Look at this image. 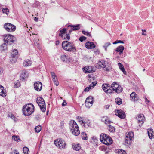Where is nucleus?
<instances>
[{
  "label": "nucleus",
  "instance_id": "obj_36",
  "mask_svg": "<svg viewBox=\"0 0 154 154\" xmlns=\"http://www.w3.org/2000/svg\"><path fill=\"white\" fill-rule=\"evenodd\" d=\"M2 12L3 13L5 14L7 16L8 15L9 13V9L7 8H3Z\"/></svg>",
  "mask_w": 154,
  "mask_h": 154
},
{
  "label": "nucleus",
  "instance_id": "obj_42",
  "mask_svg": "<svg viewBox=\"0 0 154 154\" xmlns=\"http://www.w3.org/2000/svg\"><path fill=\"white\" fill-rule=\"evenodd\" d=\"M88 72L89 73L93 72H94V68L93 66H88Z\"/></svg>",
  "mask_w": 154,
  "mask_h": 154
},
{
  "label": "nucleus",
  "instance_id": "obj_20",
  "mask_svg": "<svg viewBox=\"0 0 154 154\" xmlns=\"http://www.w3.org/2000/svg\"><path fill=\"white\" fill-rule=\"evenodd\" d=\"M124 49V47L122 45H120L117 47L116 49V51L119 53V55L122 54Z\"/></svg>",
  "mask_w": 154,
  "mask_h": 154
},
{
  "label": "nucleus",
  "instance_id": "obj_61",
  "mask_svg": "<svg viewBox=\"0 0 154 154\" xmlns=\"http://www.w3.org/2000/svg\"><path fill=\"white\" fill-rule=\"evenodd\" d=\"M51 76H54V75H55V73L54 72H51Z\"/></svg>",
  "mask_w": 154,
  "mask_h": 154
},
{
  "label": "nucleus",
  "instance_id": "obj_43",
  "mask_svg": "<svg viewBox=\"0 0 154 154\" xmlns=\"http://www.w3.org/2000/svg\"><path fill=\"white\" fill-rule=\"evenodd\" d=\"M12 138L13 140H14L17 141H19L20 140V139L19 138V137L18 136L14 135L12 136Z\"/></svg>",
  "mask_w": 154,
  "mask_h": 154
},
{
  "label": "nucleus",
  "instance_id": "obj_11",
  "mask_svg": "<svg viewBox=\"0 0 154 154\" xmlns=\"http://www.w3.org/2000/svg\"><path fill=\"white\" fill-rule=\"evenodd\" d=\"M4 28L8 32L14 31L16 29V26L10 23H6L4 24Z\"/></svg>",
  "mask_w": 154,
  "mask_h": 154
},
{
  "label": "nucleus",
  "instance_id": "obj_35",
  "mask_svg": "<svg viewBox=\"0 0 154 154\" xmlns=\"http://www.w3.org/2000/svg\"><path fill=\"white\" fill-rule=\"evenodd\" d=\"M9 117H10L15 122H17L18 119L17 118H16L12 114H9L8 115Z\"/></svg>",
  "mask_w": 154,
  "mask_h": 154
},
{
  "label": "nucleus",
  "instance_id": "obj_47",
  "mask_svg": "<svg viewBox=\"0 0 154 154\" xmlns=\"http://www.w3.org/2000/svg\"><path fill=\"white\" fill-rule=\"evenodd\" d=\"M83 72L85 73H89L88 72V67H84L83 68Z\"/></svg>",
  "mask_w": 154,
  "mask_h": 154
},
{
  "label": "nucleus",
  "instance_id": "obj_55",
  "mask_svg": "<svg viewBox=\"0 0 154 154\" xmlns=\"http://www.w3.org/2000/svg\"><path fill=\"white\" fill-rule=\"evenodd\" d=\"M11 154H19V152L16 150H14L11 152Z\"/></svg>",
  "mask_w": 154,
  "mask_h": 154
},
{
  "label": "nucleus",
  "instance_id": "obj_28",
  "mask_svg": "<svg viewBox=\"0 0 154 154\" xmlns=\"http://www.w3.org/2000/svg\"><path fill=\"white\" fill-rule=\"evenodd\" d=\"M118 65L119 67V69L123 72L124 74L126 75V72L125 71L123 65L120 63H119Z\"/></svg>",
  "mask_w": 154,
  "mask_h": 154
},
{
  "label": "nucleus",
  "instance_id": "obj_25",
  "mask_svg": "<svg viewBox=\"0 0 154 154\" xmlns=\"http://www.w3.org/2000/svg\"><path fill=\"white\" fill-rule=\"evenodd\" d=\"M148 136L150 139H152L153 137L154 136V132L152 129L151 128L147 130Z\"/></svg>",
  "mask_w": 154,
  "mask_h": 154
},
{
  "label": "nucleus",
  "instance_id": "obj_8",
  "mask_svg": "<svg viewBox=\"0 0 154 154\" xmlns=\"http://www.w3.org/2000/svg\"><path fill=\"white\" fill-rule=\"evenodd\" d=\"M54 144L60 149H62L66 147V144L65 141L62 139H58L54 141Z\"/></svg>",
  "mask_w": 154,
  "mask_h": 154
},
{
  "label": "nucleus",
  "instance_id": "obj_16",
  "mask_svg": "<svg viewBox=\"0 0 154 154\" xmlns=\"http://www.w3.org/2000/svg\"><path fill=\"white\" fill-rule=\"evenodd\" d=\"M92 99V97L91 96L88 97L86 99L85 101V105L87 107L89 108L93 104V102Z\"/></svg>",
  "mask_w": 154,
  "mask_h": 154
},
{
  "label": "nucleus",
  "instance_id": "obj_53",
  "mask_svg": "<svg viewBox=\"0 0 154 154\" xmlns=\"http://www.w3.org/2000/svg\"><path fill=\"white\" fill-rule=\"evenodd\" d=\"M91 89V88L89 87H86L84 90L85 92H88L89 91V90Z\"/></svg>",
  "mask_w": 154,
  "mask_h": 154
},
{
  "label": "nucleus",
  "instance_id": "obj_1",
  "mask_svg": "<svg viewBox=\"0 0 154 154\" xmlns=\"http://www.w3.org/2000/svg\"><path fill=\"white\" fill-rule=\"evenodd\" d=\"M62 47L63 49L68 52H75L76 51L75 47L72 43L67 41H65L62 43Z\"/></svg>",
  "mask_w": 154,
  "mask_h": 154
},
{
  "label": "nucleus",
  "instance_id": "obj_2",
  "mask_svg": "<svg viewBox=\"0 0 154 154\" xmlns=\"http://www.w3.org/2000/svg\"><path fill=\"white\" fill-rule=\"evenodd\" d=\"M69 126L70 129L73 135L77 136L79 134L80 131L78 126L75 121H70L69 123Z\"/></svg>",
  "mask_w": 154,
  "mask_h": 154
},
{
  "label": "nucleus",
  "instance_id": "obj_29",
  "mask_svg": "<svg viewBox=\"0 0 154 154\" xmlns=\"http://www.w3.org/2000/svg\"><path fill=\"white\" fill-rule=\"evenodd\" d=\"M7 49V46L5 43L1 45L0 47V49L2 52L5 51Z\"/></svg>",
  "mask_w": 154,
  "mask_h": 154
},
{
  "label": "nucleus",
  "instance_id": "obj_14",
  "mask_svg": "<svg viewBox=\"0 0 154 154\" xmlns=\"http://www.w3.org/2000/svg\"><path fill=\"white\" fill-rule=\"evenodd\" d=\"M136 118L138 121V123H139V126L140 127L144 123L145 119L144 116L143 114H140Z\"/></svg>",
  "mask_w": 154,
  "mask_h": 154
},
{
  "label": "nucleus",
  "instance_id": "obj_21",
  "mask_svg": "<svg viewBox=\"0 0 154 154\" xmlns=\"http://www.w3.org/2000/svg\"><path fill=\"white\" fill-rule=\"evenodd\" d=\"M79 25L78 24L77 25H68V27L70 26L72 27L71 29L69 30V32L70 33L72 30H78L80 29L79 26Z\"/></svg>",
  "mask_w": 154,
  "mask_h": 154
},
{
  "label": "nucleus",
  "instance_id": "obj_7",
  "mask_svg": "<svg viewBox=\"0 0 154 154\" xmlns=\"http://www.w3.org/2000/svg\"><path fill=\"white\" fill-rule=\"evenodd\" d=\"M16 40L15 37L10 34L5 35L4 38V41L9 45L13 44Z\"/></svg>",
  "mask_w": 154,
  "mask_h": 154
},
{
  "label": "nucleus",
  "instance_id": "obj_39",
  "mask_svg": "<svg viewBox=\"0 0 154 154\" xmlns=\"http://www.w3.org/2000/svg\"><path fill=\"white\" fill-rule=\"evenodd\" d=\"M20 86V83L19 80H17L14 83V87L15 88H18Z\"/></svg>",
  "mask_w": 154,
  "mask_h": 154
},
{
  "label": "nucleus",
  "instance_id": "obj_17",
  "mask_svg": "<svg viewBox=\"0 0 154 154\" xmlns=\"http://www.w3.org/2000/svg\"><path fill=\"white\" fill-rule=\"evenodd\" d=\"M34 87L35 90L38 91H39L42 89V84L41 82L39 81L37 82L34 83Z\"/></svg>",
  "mask_w": 154,
  "mask_h": 154
},
{
  "label": "nucleus",
  "instance_id": "obj_18",
  "mask_svg": "<svg viewBox=\"0 0 154 154\" xmlns=\"http://www.w3.org/2000/svg\"><path fill=\"white\" fill-rule=\"evenodd\" d=\"M6 93L5 89L2 85H0V95L5 97L7 95Z\"/></svg>",
  "mask_w": 154,
  "mask_h": 154
},
{
  "label": "nucleus",
  "instance_id": "obj_54",
  "mask_svg": "<svg viewBox=\"0 0 154 154\" xmlns=\"http://www.w3.org/2000/svg\"><path fill=\"white\" fill-rule=\"evenodd\" d=\"M66 104L67 103L66 102L65 100H64L63 101V103L62 104V106H66Z\"/></svg>",
  "mask_w": 154,
  "mask_h": 154
},
{
  "label": "nucleus",
  "instance_id": "obj_4",
  "mask_svg": "<svg viewBox=\"0 0 154 154\" xmlns=\"http://www.w3.org/2000/svg\"><path fill=\"white\" fill-rule=\"evenodd\" d=\"M100 140L102 143L107 145H110L112 143L111 138L105 134H102L100 135Z\"/></svg>",
  "mask_w": 154,
  "mask_h": 154
},
{
  "label": "nucleus",
  "instance_id": "obj_24",
  "mask_svg": "<svg viewBox=\"0 0 154 154\" xmlns=\"http://www.w3.org/2000/svg\"><path fill=\"white\" fill-rule=\"evenodd\" d=\"M28 76L27 72L26 71L23 72L21 74L20 78V79L23 80H26Z\"/></svg>",
  "mask_w": 154,
  "mask_h": 154
},
{
  "label": "nucleus",
  "instance_id": "obj_63",
  "mask_svg": "<svg viewBox=\"0 0 154 154\" xmlns=\"http://www.w3.org/2000/svg\"><path fill=\"white\" fill-rule=\"evenodd\" d=\"M60 42L59 40H57L56 41V45H57L59 44Z\"/></svg>",
  "mask_w": 154,
  "mask_h": 154
},
{
  "label": "nucleus",
  "instance_id": "obj_45",
  "mask_svg": "<svg viewBox=\"0 0 154 154\" xmlns=\"http://www.w3.org/2000/svg\"><path fill=\"white\" fill-rule=\"evenodd\" d=\"M53 81L54 84L58 86L59 85V83L57 81V78H55L54 79H53Z\"/></svg>",
  "mask_w": 154,
  "mask_h": 154
},
{
  "label": "nucleus",
  "instance_id": "obj_5",
  "mask_svg": "<svg viewBox=\"0 0 154 154\" xmlns=\"http://www.w3.org/2000/svg\"><path fill=\"white\" fill-rule=\"evenodd\" d=\"M98 64L100 67L103 68L104 70L106 72H109L112 70V68L109 63L104 61H99Z\"/></svg>",
  "mask_w": 154,
  "mask_h": 154
},
{
  "label": "nucleus",
  "instance_id": "obj_33",
  "mask_svg": "<svg viewBox=\"0 0 154 154\" xmlns=\"http://www.w3.org/2000/svg\"><path fill=\"white\" fill-rule=\"evenodd\" d=\"M115 92L119 93L121 92L122 91V88L119 85V86H117L116 88Z\"/></svg>",
  "mask_w": 154,
  "mask_h": 154
},
{
  "label": "nucleus",
  "instance_id": "obj_31",
  "mask_svg": "<svg viewBox=\"0 0 154 154\" xmlns=\"http://www.w3.org/2000/svg\"><path fill=\"white\" fill-rule=\"evenodd\" d=\"M117 86H119V85L116 83V82H114L111 84L110 86V89L111 90H113L115 91L116 90L115 89L117 88Z\"/></svg>",
  "mask_w": 154,
  "mask_h": 154
},
{
  "label": "nucleus",
  "instance_id": "obj_56",
  "mask_svg": "<svg viewBox=\"0 0 154 154\" xmlns=\"http://www.w3.org/2000/svg\"><path fill=\"white\" fill-rule=\"evenodd\" d=\"M97 82L96 81H94L93 82H92L91 83V84L92 85V86H94L96 85V84H97Z\"/></svg>",
  "mask_w": 154,
  "mask_h": 154
},
{
  "label": "nucleus",
  "instance_id": "obj_46",
  "mask_svg": "<svg viewBox=\"0 0 154 154\" xmlns=\"http://www.w3.org/2000/svg\"><path fill=\"white\" fill-rule=\"evenodd\" d=\"M86 39V37L84 36H82L80 37L79 38V40L81 42H82L83 41L85 40Z\"/></svg>",
  "mask_w": 154,
  "mask_h": 154
},
{
  "label": "nucleus",
  "instance_id": "obj_26",
  "mask_svg": "<svg viewBox=\"0 0 154 154\" xmlns=\"http://www.w3.org/2000/svg\"><path fill=\"white\" fill-rule=\"evenodd\" d=\"M115 152L118 154H126V151L122 149H117L115 150Z\"/></svg>",
  "mask_w": 154,
  "mask_h": 154
},
{
  "label": "nucleus",
  "instance_id": "obj_48",
  "mask_svg": "<svg viewBox=\"0 0 154 154\" xmlns=\"http://www.w3.org/2000/svg\"><path fill=\"white\" fill-rule=\"evenodd\" d=\"M108 118L106 116H104L102 117L101 119V121L104 122H106Z\"/></svg>",
  "mask_w": 154,
  "mask_h": 154
},
{
  "label": "nucleus",
  "instance_id": "obj_62",
  "mask_svg": "<svg viewBox=\"0 0 154 154\" xmlns=\"http://www.w3.org/2000/svg\"><path fill=\"white\" fill-rule=\"evenodd\" d=\"M94 86H92V84L91 83V84H90V85H89V88H91V89L92 88H93V87Z\"/></svg>",
  "mask_w": 154,
  "mask_h": 154
},
{
  "label": "nucleus",
  "instance_id": "obj_57",
  "mask_svg": "<svg viewBox=\"0 0 154 154\" xmlns=\"http://www.w3.org/2000/svg\"><path fill=\"white\" fill-rule=\"evenodd\" d=\"M111 122V121L108 119H107V120L106 121L104 122L106 124H110Z\"/></svg>",
  "mask_w": 154,
  "mask_h": 154
},
{
  "label": "nucleus",
  "instance_id": "obj_30",
  "mask_svg": "<svg viewBox=\"0 0 154 154\" xmlns=\"http://www.w3.org/2000/svg\"><path fill=\"white\" fill-rule=\"evenodd\" d=\"M82 123L84 124V126L85 128H88V127L91 126V123L89 121L87 122L82 121Z\"/></svg>",
  "mask_w": 154,
  "mask_h": 154
},
{
  "label": "nucleus",
  "instance_id": "obj_50",
  "mask_svg": "<svg viewBox=\"0 0 154 154\" xmlns=\"http://www.w3.org/2000/svg\"><path fill=\"white\" fill-rule=\"evenodd\" d=\"M77 119L78 120V121L79 122H82V121H83L82 119V118L81 117L77 116Z\"/></svg>",
  "mask_w": 154,
  "mask_h": 154
},
{
  "label": "nucleus",
  "instance_id": "obj_41",
  "mask_svg": "<svg viewBox=\"0 0 154 154\" xmlns=\"http://www.w3.org/2000/svg\"><path fill=\"white\" fill-rule=\"evenodd\" d=\"M108 128L109 131L110 132H113L115 131V128L114 127L109 125L108 126Z\"/></svg>",
  "mask_w": 154,
  "mask_h": 154
},
{
  "label": "nucleus",
  "instance_id": "obj_6",
  "mask_svg": "<svg viewBox=\"0 0 154 154\" xmlns=\"http://www.w3.org/2000/svg\"><path fill=\"white\" fill-rule=\"evenodd\" d=\"M36 102L41 110L43 112H45L46 111V105L44 99L41 97H38L36 100Z\"/></svg>",
  "mask_w": 154,
  "mask_h": 154
},
{
  "label": "nucleus",
  "instance_id": "obj_22",
  "mask_svg": "<svg viewBox=\"0 0 154 154\" xmlns=\"http://www.w3.org/2000/svg\"><path fill=\"white\" fill-rule=\"evenodd\" d=\"M60 59L62 61L64 62L68 63L70 62L69 57L65 55H61Z\"/></svg>",
  "mask_w": 154,
  "mask_h": 154
},
{
  "label": "nucleus",
  "instance_id": "obj_51",
  "mask_svg": "<svg viewBox=\"0 0 154 154\" xmlns=\"http://www.w3.org/2000/svg\"><path fill=\"white\" fill-rule=\"evenodd\" d=\"M60 128H61V129H62L63 128V127H64V123H63V121H61L60 122Z\"/></svg>",
  "mask_w": 154,
  "mask_h": 154
},
{
  "label": "nucleus",
  "instance_id": "obj_19",
  "mask_svg": "<svg viewBox=\"0 0 154 154\" xmlns=\"http://www.w3.org/2000/svg\"><path fill=\"white\" fill-rule=\"evenodd\" d=\"M85 46L87 49H93L95 47V45L93 42H88L85 44Z\"/></svg>",
  "mask_w": 154,
  "mask_h": 154
},
{
  "label": "nucleus",
  "instance_id": "obj_23",
  "mask_svg": "<svg viewBox=\"0 0 154 154\" xmlns=\"http://www.w3.org/2000/svg\"><path fill=\"white\" fill-rule=\"evenodd\" d=\"M131 100L134 101H137L138 99L137 94L134 92H133L130 94Z\"/></svg>",
  "mask_w": 154,
  "mask_h": 154
},
{
  "label": "nucleus",
  "instance_id": "obj_10",
  "mask_svg": "<svg viewBox=\"0 0 154 154\" xmlns=\"http://www.w3.org/2000/svg\"><path fill=\"white\" fill-rule=\"evenodd\" d=\"M134 139V133L132 132H129L126 134L125 139V143L127 144L130 145L131 143V141Z\"/></svg>",
  "mask_w": 154,
  "mask_h": 154
},
{
  "label": "nucleus",
  "instance_id": "obj_13",
  "mask_svg": "<svg viewBox=\"0 0 154 154\" xmlns=\"http://www.w3.org/2000/svg\"><path fill=\"white\" fill-rule=\"evenodd\" d=\"M115 113L116 116L121 119H124L125 118L126 115L125 113L121 109H118L116 110Z\"/></svg>",
  "mask_w": 154,
  "mask_h": 154
},
{
  "label": "nucleus",
  "instance_id": "obj_49",
  "mask_svg": "<svg viewBox=\"0 0 154 154\" xmlns=\"http://www.w3.org/2000/svg\"><path fill=\"white\" fill-rule=\"evenodd\" d=\"M111 45V43L109 42H106L105 43L104 45L103 46V47H107L108 46Z\"/></svg>",
  "mask_w": 154,
  "mask_h": 154
},
{
  "label": "nucleus",
  "instance_id": "obj_9",
  "mask_svg": "<svg viewBox=\"0 0 154 154\" xmlns=\"http://www.w3.org/2000/svg\"><path fill=\"white\" fill-rule=\"evenodd\" d=\"M67 29L63 28L60 31L59 36H60L63 39H66L67 41L70 39V36L69 34L66 33Z\"/></svg>",
  "mask_w": 154,
  "mask_h": 154
},
{
  "label": "nucleus",
  "instance_id": "obj_34",
  "mask_svg": "<svg viewBox=\"0 0 154 154\" xmlns=\"http://www.w3.org/2000/svg\"><path fill=\"white\" fill-rule=\"evenodd\" d=\"M81 136L82 139L86 140H87V136L86 133L85 132H83Z\"/></svg>",
  "mask_w": 154,
  "mask_h": 154
},
{
  "label": "nucleus",
  "instance_id": "obj_32",
  "mask_svg": "<svg viewBox=\"0 0 154 154\" xmlns=\"http://www.w3.org/2000/svg\"><path fill=\"white\" fill-rule=\"evenodd\" d=\"M73 148L74 150L77 151L80 150L81 148L80 145L79 144L76 145H75L73 146Z\"/></svg>",
  "mask_w": 154,
  "mask_h": 154
},
{
  "label": "nucleus",
  "instance_id": "obj_44",
  "mask_svg": "<svg viewBox=\"0 0 154 154\" xmlns=\"http://www.w3.org/2000/svg\"><path fill=\"white\" fill-rule=\"evenodd\" d=\"M82 33L83 34H84L87 35V36H88L89 37H91V35L90 33L88 32H86L84 30H83L82 31Z\"/></svg>",
  "mask_w": 154,
  "mask_h": 154
},
{
  "label": "nucleus",
  "instance_id": "obj_59",
  "mask_svg": "<svg viewBox=\"0 0 154 154\" xmlns=\"http://www.w3.org/2000/svg\"><path fill=\"white\" fill-rule=\"evenodd\" d=\"M34 43L36 46H37L38 47H39V43H38L36 42H34Z\"/></svg>",
  "mask_w": 154,
  "mask_h": 154
},
{
  "label": "nucleus",
  "instance_id": "obj_27",
  "mask_svg": "<svg viewBox=\"0 0 154 154\" xmlns=\"http://www.w3.org/2000/svg\"><path fill=\"white\" fill-rule=\"evenodd\" d=\"M32 64L31 61L29 60H26L24 61L23 63V65L25 66H30Z\"/></svg>",
  "mask_w": 154,
  "mask_h": 154
},
{
  "label": "nucleus",
  "instance_id": "obj_60",
  "mask_svg": "<svg viewBox=\"0 0 154 154\" xmlns=\"http://www.w3.org/2000/svg\"><path fill=\"white\" fill-rule=\"evenodd\" d=\"M118 43H124V42L123 41H121L120 40H118Z\"/></svg>",
  "mask_w": 154,
  "mask_h": 154
},
{
  "label": "nucleus",
  "instance_id": "obj_15",
  "mask_svg": "<svg viewBox=\"0 0 154 154\" xmlns=\"http://www.w3.org/2000/svg\"><path fill=\"white\" fill-rule=\"evenodd\" d=\"M102 88L104 91L106 93H111L112 92L110 89V85L109 84H103L102 86Z\"/></svg>",
  "mask_w": 154,
  "mask_h": 154
},
{
  "label": "nucleus",
  "instance_id": "obj_37",
  "mask_svg": "<svg viewBox=\"0 0 154 154\" xmlns=\"http://www.w3.org/2000/svg\"><path fill=\"white\" fill-rule=\"evenodd\" d=\"M23 151L24 154H29V150L27 147H24L23 148Z\"/></svg>",
  "mask_w": 154,
  "mask_h": 154
},
{
  "label": "nucleus",
  "instance_id": "obj_38",
  "mask_svg": "<svg viewBox=\"0 0 154 154\" xmlns=\"http://www.w3.org/2000/svg\"><path fill=\"white\" fill-rule=\"evenodd\" d=\"M115 101L116 103L119 105H120L122 103V100L120 98H116L115 99Z\"/></svg>",
  "mask_w": 154,
  "mask_h": 154
},
{
  "label": "nucleus",
  "instance_id": "obj_12",
  "mask_svg": "<svg viewBox=\"0 0 154 154\" xmlns=\"http://www.w3.org/2000/svg\"><path fill=\"white\" fill-rule=\"evenodd\" d=\"M18 54V52L17 49H14L11 52L10 57L12 59L10 60V61L12 63L15 62L17 61V57Z\"/></svg>",
  "mask_w": 154,
  "mask_h": 154
},
{
  "label": "nucleus",
  "instance_id": "obj_64",
  "mask_svg": "<svg viewBox=\"0 0 154 154\" xmlns=\"http://www.w3.org/2000/svg\"><path fill=\"white\" fill-rule=\"evenodd\" d=\"M117 43H118V40H116V41L114 42L113 43V44H117Z\"/></svg>",
  "mask_w": 154,
  "mask_h": 154
},
{
  "label": "nucleus",
  "instance_id": "obj_52",
  "mask_svg": "<svg viewBox=\"0 0 154 154\" xmlns=\"http://www.w3.org/2000/svg\"><path fill=\"white\" fill-rule=\"evenodd\" d=\"M109 105H107L104 106V108L105 109H108L109 107H110Z\"/></svg>",
  "mask_w": 154,
  "mask_h": 154
},
{
  "label": "nucleus",
  "instance_id": "obj_58",
  "mask_svg": "<svg viewBox=\"0 0 154 154\" xmlns=\"http://www.w3.org/2000/svg\"><path fill=\"white\" fill-rule=\"evenodd\" d=\"M100 150L105 151L106 150V149H104L103 147H101L100 148Z\"/></svg>",
  "mask_w": 154,
  "mask_h": 154
},
{
  "label": "nucleus",
  "instance_id": "obj_3",
  "mask_svg": "<svg viewBox=\"0 0 154 154\" xmlns=\"http://www.w3.org/2000/svg\"><path fill=\"white\" fill-rule=\"evenodd\" d=\"M23 114L26 116H29L34 111V107L32 104H28L23 106L22 109Z\"/></svg>",
  "mask_w": 154,
  "mask_h": 154
},
{
  "label": "nucleus",
  "instance_id": "obj_40",
  "mask_svg": "<svg viewBox=\"0 0 154 154\" xmlns=\"http://www.w3.org/2000/svg\"><path fill=\"white\" fill-rule=\"evenodd\" d=\"M42 129L41 126L40 125H38L35 128V131L37 133L40 132Z\"/></svg>",
  "mask_w": 154,
  "mask_h": 154
}]
</instances>
